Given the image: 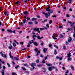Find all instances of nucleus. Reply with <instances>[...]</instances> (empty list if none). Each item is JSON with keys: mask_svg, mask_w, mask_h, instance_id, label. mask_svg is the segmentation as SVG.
<instances>
[{"mask_svg": "<svg viewBox=\"0 0 75 75\" xmlns=\"http://www.w3.org/2000/svg\"><path fill=\"white\" fill-rule=\"evenodd\" d=\"M35 52H37L38 51L36 55L37 56L38 55V54L40 53V51L38 50V48H37L35 49Z\"/></svg>", "mask_w": 75, "mask_h": 75, "instance_id": "1", "label": "nucleus"}, {"mask_svg": "<svg viewBox=\"0 0 75 75\" xmlns=\"http://www.w3.org/2000/svg\"><path fill=\"white\" fill-rule=\"evenodd\" d=\"M50 7H51V6L50 5H48V7L46 8L47 11H50L51 9H50Z\"/></svg>", "mask_w": 75, "mask_h": 75, "instance_id": "2", "label": "nucleus"}, {"mask_svg": "<svg viewBox=\"0 0 75 75\" xmlns=\"http://www.w3.org/2000/svg\"><path fill=\"white\" fill-rule=\"evenodd\" d=\"M36 65V64L35 63H33L31 64V67H33V69H34V67H35V65Z\"/></svg>", "mask_w": 75, "mask_h": 75, "instance_id": "3", "label": "nucleus"}, {"mask_svg": "<svg viewBox=\"0 0 75 75\" xmlns=\"http://www.w3.org/2000/svg\"><path fill=\"white\" fill-rule=\"evenodd\" d=\"M53 35H54V36H52V38H53V39H54V40H57V38H55V36H56L57 35V34H55V33H54L53 34Z\"/></svg>", "mask_w": 75, "mask_h": 75, "instance_id": "4", "label": "nucleus"}, {"mask_svg": "<svg viewBox=\"0 0 75 75\" xmlns=\"http://www.w3.org/2000/svg\"><path fill=\"white\" fill-rule=\"evenodd\" d=\"M72 40V39L71 37H69L68 39V41L69 42H71Z\"/></svg>", "mask_w": 75, "mask_h": 75, "instance_id": "5", "label": "nucleus"}, {"mask_svg": "<svg viewBox=\"0 0 75 75\" xmlns=\"http://www.w3.org/2000/svg\"><path fill=\"white\" fill-rule=\"evenodd\" d=\"M34 31H37L38 32V33H40V31L39 30V28H34Z\"/></svg>", "mask_w": 75, "mask_h": 75, "instance_id": "6", "label": "nucleus"}, {"mask_svg": "<svg viewBox=\"0 0 75 75\" xmlns=\"http://www.w3.org/2000/svg\"><path fill=\"white\" fill-rule=\"evenodd\" d=\"M50 14H47V13H45V16L46 17V18H48V17H50Z\"/></svg>", "mask_w": 75, "mask_h": 75, "instance_id": "7", "label": "nucleus"}, {"mask_svg": "<svg viewBox=\"0 0 75 75\" xmlns=\"http://www.w3.org/2000/svg\"><path fill=\"white\" fill-rule=\"evenodd\" d=\"M14 59L16 60V61H18V60H19V58L18 57H15Z\"/></svg>", "mask_w": 75, "mask_h": 75, "instance_id": "8", "label": "nucleus"}, {"mask_svg": "<svg viewBox=\"0 0 75 75\" xmlns=\"http://www.w3.org/2000/svg\"><path fill=\"white\" fill-rule=\"evenodd\" d=\"M1 56L2 57H3L4 58H7V56L6 55L4 54H2Z\"/></svg>", "mask_w": 75, "mask_h": 75, "instance_id": "9", "label": "nucleus"}, {"mask_svg": "<svg viewBox=\"0 0 75 75\" xmlns=\"http://www.w3.org/2000/svg\"><path fill=\"white\" fill-rule=\"evenodd\" d=\"M56 58L57 59H59V60H62V58L58 56L56 57Z\"/></svg>", "mask_w": 75, "mask_h": 75, "instance_id": "10", "label": "nucleus"}, {"mask_svg": "<svg viewBox=\"0 0 75 75\" xmlns=\"http://www.w3.org/2000/svg\"><path fill=\"white\" fill-rule=\"evenodd\" d=\"M37 38H38V39H39V40H41V39H42V38H44V37H42L41 38H40V36H38L37 37Z\"/></svg>", "mask_w": 75, "mask_h": 75, "instance_id": "11", "label": "nucleus"}, {"mask_svg": "<svg viewBox=\"0 0 75 75\" xmlns=\"http://www.w3.org/2000/svg\"><path fill=\"white\" fill-rule=\"evenodd\" d=\"M47 48H44L43 49V52L44 53H45L46 52H47Z\"/></svg>", "mask_w": 75, "mask_h": 75, "instance_id": "12", "label": "nucleus"}, {"mask_svg": "<svg viewBox=\"0 0 75 75\" xmlns=\"http://www.w3.org/2000/svg\"><path fill=\"white\" fill-rule=\"evenodd\" d=\"M53 13V10H50V12H48V14H51V13Z\"/></svg>", "mask_w": 75, "mask_h": 75, "instance_id": "13", "label": "nucleus"}, {"mask_svg": "<svg viewBox=\"0 0 75 75\" xmlns=\"http://www.w3.org/2000/svg\"><path fill=\"white\" fill-rule=\"evenodd\" d=\"M71 57V53L69 52V53L67 54V57Z\"/></svg>", "mask_w": 75, "mask_h": 75, "instance_id": "14", "label": "nucleus"}, {"mask_svg": "<svg viewBox=\"0 0 75 75\" xmlns=\"http://www.w3.org/2000/svg\"><path fill=\"white\" fill-rule=\"evenodd\" d=\"M37 20V18H32V21H34V20Z\"/></svg>", "mask_w": 75, "mask_h": 75, "instance_id": "15", "label": "nucleus"}, {"mask_svg": "<svg viewBox=\"0 0 75 75\" xmlns=\"http://www.w3.org/2000/svg\"><path fill=\"white\" fill-rule=\"evenodd\" d=\"M34 44L35 45H36V46H37L38 45V43L36 42H35L34 43Z\"/></svg>", "mask_w": 75, "mask_h": 75, "instance_id": "16", "label": "nucleus"}, {"mask_svg": "<svg viewBox=\"0 0 75 75\" xmlns=\"http://www.w3.org/2000/svg\"><path fill=\"white\" fill-rule=\"evenodd\" d=\"M2 75H4V70H2Z\"/></svg>", "mask_w": 75, "mask_h": 75, "instance_id": "17", "label": "nucleus"}, {"mask_svg": "<svg viewBox=\"0 0 75 75\" xmlns=\"http://www.w3.org/2000/svg\"><path fill=\"white\" fill-rule=\"evenodd\" d=\"M70 67L71 68V69H72V70H73V71H74V67L72 66H71Z\"/></svg>", "mask_w": 75, "mask_h": 75, "instance_id": "18", "label": "nucleus"}, {"mask_svg": "<svg viewBox=\"0 0 75 75\" xmlns=\"http://www.w3.org/2000/svg\"><path fill=\"white\" fill-rule=\"evenodd\" d=\"M46 65H47V66H51V65H52V64H51L46 63Z\"/></svg>", "mask_w": 75, "mask_h": 75, "instance_id": "19", "label": "nucleus"}, {"mask_svg": "<svg viewBox=\"0 0 75 75\" xmlns=\"http://www.w3.org/2000/svg\"><path fill=\"white\" fill-rule=\"evenodd\" d=\"M48 57H49L48 55H47L46 57H45V60H46L47 59V58H48Z\"/></svg>", "mask_w": 75, "mask_h": 75, "instance_id": "20", "label": "nucleus"}, {"mask_svg": "<svg viewBox=\"0 0 75 75\" xmlns=\"http://www.w3.org/2000/svg\"><path fill=\"white\" fill-rule=\"evenodd\" d=\"M48 69L49 71H51L52 70V67H49Z\"/></svg>", "mask_w": 75, "mask_h": 75, "instance_id": "21", "label": "nucleus"}, {"mask_svg": "<svg viewBox=\"0 0 75 75\" xmlns=\"http://www.w3.org/2000/svg\"><path fill=\"white\" fill-rule=\"evenodd\" d=\"M57 54V50H54V54L55 55H56Z\"/></svg>", "mask_w": 75, "mask_h": 75, "instance_id": "22", "label": "nucleus"}, {"mask_svg": "<svg viewBox=\"0 0 75 75\" xmlns=\"http://www.w3.org/2000/svg\"><path fill=\"white\" fill-rule=\"evenodd\" d=\"M28 23L29 24H33V22H28Z\"/></svg>", "mask_w": 75, "mask_h": 75, "instance_id": "23", "label": "nucleus"}, {"mask_svg": "<svg viewBox=\"0 0 75 75\" xmlns=\"http://www.w3.org/2000/svg\"><path fill=\"white\" fill-rule=\"evenodd\" d=\"M7 31L9 33H13V31L10 30H7Z\"/></svg>", "mask_w": 75, "mask_h": 75, "instance_id": "24", "label": "nucleus"}, {"mask_svg": "<svg viewBox=\"0 0 75 75\" xmlns=\"http://www.w3.org/2000/svg\"><path fill=\"white\" fill-rule=\"evenodd\" d=\"M69 1V3L70 4H71L72 3V0H68Z\"/></svg>", "mask_w": 75, "mask_h": 75, "instance_id": "25", "label": "nucleus"}, {"mask_svg": "<svg viewBox=\"0 0 75 75\" xmlns=\"http://www.w3.org/2000/svg\"><path fill=\"white\" fill-rule=\"evenodd\" d=\"M23 21L22 22V23L23 24H25V23H26V20H23Z\"/></svg>", "mask_w": 75, "mask_h": 75, "instance_id": "26", "label": "nucleus"}, {"mask_svg": "<svg viewBox=\"0 0 75 75\" xmlns=\"http://www.w3.org/2000/svg\"><path fill=\"white\" fill-rule=\"evenodd\" d=\"M21 68L23 69V70H24V71H26V69L25 68L23 67H22Z\"/></svg>", "mask_w": 75, "mask_h": 75, "instance_id": "27", "label": "nucleus"}, {"mask_svg": "<svg viewBox=\"0 0 75 75\" xmlns=\"http://www.w3.org/2000/svg\"><path fill=\"white\" fill-rule=\"evenodd\" d=\"M8 48L9 49H11L12 48H13V47H12V46H11V45L10 46L8 47Z\"/></svg>", "mask_w": 75, "mask_h": 75, "instance_id": "28", "label": "nucleus"}, {"mask_svg": "<svg viewBox=\"0 0 75 75\" xmlns=\"http://www.w3.org/2000/svg\"><path fill=\"white\" fill-rule=\"evenodd\" d=\"M28 13V12L27 11H25L24 12V14H27Z\"/></svg>", "mask_w": 75, "mask_h": 75, "instance_id": "29", "label": "nucleus"}, {"mask_svg": "<svg viewBox=\"0 0 75 75\" xmlns=\"http://www.w3.org/2000/svg\"><path fill=\"white\" fill-rule=\"evenodd\" d=\"M54 47H55V48H57V49H58V46L56 45H54Z\"/></svg>", "mask_w": 75, "mask_h": 75, "instance_id": "30", "label": "nucleus"}, {"mask_svg": "<svg viewBox=\"0 0 75 75\" xmlns=\"http://www.w3.org/2000/svg\"><path fill=\"white\" fill-rule=\"evenodd\" d=\"M63 35H60V37L59 38H62V37H63Z\"/></svg>", "mask_w": 75, "mask_h": 75, "instance_id": "31", "label": "nucleus"}, {"mask_svg": "<svg viewBox=\"0 0 75 75\" xmlns=\"http://www.w3.org/2000/svg\"><path fill=\"white\" fill-rule=\"evenodd\" d=\"M0 62H2V63L3 64H4L5 62H4L3 61H1V59H0Z\"/></svg>", "mask_w": 75, "mask_h": 75, "instance_id": "32", "label": "nucleus"}, {"mask_svg": "<svg viewBox=\"0 0 75 75\" xmlns=\"http://www.w3.org/2000/svg\"><path fill=\"white\" fill-rule=\"evenodd\" d=\"M24 65L25 67H28V65L26 64H23Z\"/></svg>", "mask_w": 75, "mask_h": 75, "instance_id": "33", "label": "nucleus"}, {"mask_svg": "<svg viewBox=\"0 0 75 75\" xmlns=\"http://www.w3.org/2000/svg\"><path fill=\"white\" fill-rule=\"evenodd\" d=\"M68 61H70V60H72V58H70V57H69L68 59Z\"/></svg>", "mask_w": 75, "mask_h": 75, "instance_id": "34", "label": "nucleus"}, {"mask_svg": "<svg viewBox=\"0 0 75 75\" xmlns=\"http://www.w3.org/2000/svg\"><path fill=\"white\" fill-rule=\"evenodd\" d=\"M59 28H62V25H59Z\"/></svg>", "mask_w": 75, "mask_h": 75, "instance_id": "35", "label": "nucleus"}, {"mask_svg": "<svg viewBox=\"0 0 75 75\" xmlns=\"http://www.w3.org/2000/svg\"><path fill=\"white\" fill-rule=\"evenodd\" d=\"M13 45L14 47H16V43H13Z\"/></svg>", "mask_w": 75, "mask_h": 75, "instance_id": "36", "label": "nucleus"}, {"mask_svg": "<svg viewBox=\"0 0 75 75\" xmlns=\"http://www.w3.org/2000/svg\"><path fill=\"white\" fill-rule=\"evenodd\" d=\"M68 73H69V71L68 70H67V71L65 72V74H68Z\"/></svg>", "mask_w": 75, "mask_h": 75, "instance_id": "37", "label": "nucleus"}, {"mask_svg": "<svg viewBox=\"0 0 75 75\" xmlns=\"http://www.w3.org/2000/svg\"><path fill=\"white\" fill-rule=\"evenodd\" d=\"M52 17H53V18L54 17L55 18H56V17H57V16H56V15H54L52 16Z\"/></svg>", "mask_w": 75, "mask_h": 75, "instance_id": "38", "label": "nucleus"}, {"mask_svg": "<svg viewBox=\"0 0 75 75\" xmlns=\"http://www.w3.org/2000/svg\"><path fill=\"white\" fill-rule=\"evenodd\" d=\"M37 35H34L32 37L33 38H34V37H37Z\"/></svg>", "mask_w": 75, "mask_h": 75, "instance_id": "39", "label": "nucleus"}, {"mask_svg": "<svg viewBox=\"0 0 75 75\" xmlns=\"http://www.w3.org/2000/svg\"><path fill=\"white\" fill-rule=\"evenodd\" d=\"M47 21V20L46 19L44 21H42V23H45V22H46V21Z\"/></svg>", "mask_w": 75, "mask_h": 75, "instance_id": "40", "label": "nucleus"}, {"mask_svg": "<svg viewBox=\"0 0 75 75\" xmlns=\"http://www.w3.org/2000/svg\"><path fill=\"white\" fill-rule=\"evenodd\" d=\"M40 30L41 31H42V30H44V28H40Z\"/></svg>", "mask_w": 75, "mask_h": 75, "instance_id": "41", "label": "nucleus"}, {"mask_svg": "<svg viewBox=\"0 0 75 75\" xmlns=\"http://www.w3.org/2000/svg\"><path fill=\"white\" fill-rule=\"evenodd\" d=\"M52 20H51L50 21H49V23L50 24H51V23H52Z\"/></svg>", "mask_w": 75, "mask_h": 75, "instance_id": "42", "label": "nucleus"}, {"mask_svg": "<svg viewBox=\"0 0 75 75\" xmlns=\"http://www.w3.org/2000/svg\"><path fill=\"white\" fill-rule=\"evenodd\" d=\"M35 24H38V22H37V21H35Z\"/></svg>", "mask_w": 75, "mask_h": 75, "instance_id": "43", "label": "nucleus"}, {"mask_svg": "<svg viewBox=\"0 0 75 75\" xmlns=\"http://www.w3.org/2000/svg\"><path fill=\"white\" fill-rule=\"evenodd\" d=\"M12 75H17V74L15 73H12Z\"/></svg>", "mask_w": 75, "mask_h": 75, "instance_id": "44", "label": "nucleus"}, {"mask_svg": "<svg viewBox=\"0 0 75 75\" xmlns=\"http://www.w3.org/2000/svg\"><path fill=\"white\" fill-rule=\"evenodd\" d=\"M63 48L64 50H65V48H66V47L65 46H64L63 47Z\"/></svg>", "mask_w": 75, "mask_h": 75, "instance_id": "45", "label": "nucleus"}, {"mask_svg": "<svg viewBox=\"0 0 75 75\" xmlns=\"http://www.w3.org/2000/svg\"><path fill=\"white\" fill-rule=\"evenodd\" d=\"M66 45H68V44H69V43H68V42H66Z\"/></svg>", "mask_w": 75, "mask_h": 75, "instance_id": "46", "label": "nucleus"}, {"mask_svg": "<svg viewBox=\"0 0 75 75\" xmlns=\"http://www.w3.org/2000/svg\"><path fill=\"white\" fill-rule=\"evenodd\" d=\"M19 67V66H17L15 67V68H16V69H17V68H18V67Z\"/></svg>", "mask_w": 75, "mask_h": 75, "instance_id": "47", "label": "nucleus"}, {"mask_svg": "<svg viewBox=\"0 0 75 75\" xmlns=\"http://www.w3.org/2000/svg\"><path fill=\"white\" fill-rule=\"evenodd\" d=\"M7 64L8 67H10V64H9V63H7Z\"/></svg>", "mask_w": 75, "mask_h": 75, "instance_id": "48", "label": "nucleus"}, {"mask_svg": "<svg viewBox=\"0 0 75 75\" xmlns=\"http://www.w3.org/2000/svg\"><path fill=\"white\" fill-rule=\"evenodd\" d=\"M20 44H21L22 45H23L24 44V42H20Z\"/></svg>", "mask_w": 75, "mask_h": 75, "instance_id": "49", "label": "nucleus"}, {"mask_svg": "<svg viewBox=\"0 0 75 75\" xmlns=\"http://www.w3.org/2000/svg\"><path fill=\"white\" fill-rule=\"evenodd\" d=\"M42 63H44V64H45V60H43V61L42 62Z\"/></svg>", "mask_w": 75, "mask_h": 75, "instance_id": "50", "label": "nucleus"}, {"mask_svg": "<svg viewBox=\"0 0 75 75\" xmlns=\"http://www.w3.org/2000/svg\"><path fill=\"white\" fill-rule=\"evenodd\" d=\"M15 4H18V1H17V2H16V3H15Z\"/></svg>", "mask_w": 75, "mask_h": 75, "instance_id": "51", "label": "nucleus"}, {"mask_svg": "<svg viewBox=\"0 0 75 75\" xmlns=\"http://www.w3.org/2000/svg\"><path fill=\"white\" fill-rule=\"evenodd\" d=\"M32 44V43L31 42H29L28 43V44H29V45H30V44Z\"/></svg>", "mask_w": 75, "mask_h": 75, "instance_id": "52", "label": "nucleus"}, {"mask_svg": "<svg viewBox=\"0 0 75 75\" xmlns=\"http://www.w3.org/2000/svg\"><path fill=\"white\" fill-rule=\"evenodd\" d=\"M1 30L2 31H5L4 29H3V28H2V29H1Z\"/></svg>", "mask_w": 75, "mask_h": 75, "instance_id": "53", "label": "nucleus"}, {"mask_svg": "<svg viewBox=\"0 0 75 75\" xmlns=\"http://www.w3.org/2000/svg\"><path fill=\"white\" fill-rule=\"evenodd\" d=\"M4 14H5V15H6L7 14V12H4Z\"/></svg>", "mask_w": 75, "mask_h": 75, "instance_id": "54", "label": "nucleus"}, {"mask_svg": "<svg viewBox=\"0 0 75 75\" xmlns=\"http://www.w3.org/2000/svg\"><path fill=\"white\" fill-rule=\"evenodd\" d=\"M27 50V49L26 48H25V49H23L22 50H21V51H24V50Z\"/></svg>", "mask_w": 75, "mask_h": 75, "instance_id": "55", "label": "nucleus"}, {"mask_svg": "<svg viewBox=\"0 0 75 75\" xmlns=\"http://www.w3.org/2000/svg\"><path fill=\"white\" fill-rule=\"evenodd\" d=\"M6 69V67H5V66H4L3 67V69Z\"/></svg>", "mask_w": 75, "mask_h": 75, "instance_id": "56", "label": "nucleus"}, {"mask_svg": "<svg viewBox=\"0 0 75 75\" xmlns=\"http://www.w3.org/2000/svg\"><path fill=\"white\" fill-rule=\"evenodd\" d=\"M36 62L37 63H38L39 62V60H36Z\"/></svg>", "mask_w": 75, "mask_h": 75, "instance_id": "57", "label": "nucleus"}, {"mask_svg": "<svg viewBox=\"0 0 75 75\" xmlns=\"http://www.w3.org/2000/svg\"><path fill=\"white\" fill-rule=\"evenodd\" d=\"M27 20H30V18H28V17H27Z\"/></svg>", "mask_w": 75, "mask_h": 75, "instance_id": "58", "label": "nucleus"}, {"mask_svg": "<svg viewBox=\"0 0 75 75\" xmlns=\"http://www.w3.org/2000/svg\"><path fill=\"white\" fill-rule=\"evenodd\" d=\"M12 63L13 65H15V63L14 62H12Z\"/></svg>", "mask_w": 75, "mask_h": 75, "instance_id": "59", "label": "nucleus"}, {"mask_svg": "<svg viewBox=\"0 0 75 75\" xmlns=\"http://www.w3.org/2000/svg\"><path fill=\"white\" fill-rule=\"evenodd\" d=\"M10 57L11 58H12V59L13 58V56H10Z\"/></svg>", "mask_w": 75, "mask_h": 75, "instance_id": "60", "label": "nucleus"}, {"mask_svg": "<svg viewBox=\"0 0 75 75\" xmlns=\"http://www.w3.org/2000/svg\"><path fill=\"white\" fill-rule=\"evenodd\" d=\"M46 26L47 27H49V25H48V24H47L46 25Z\"/></svg>", "mask_w": 75, "mask_h": 75, "instance_id": "61", "label": "nucleus"}, {"mask_svg": "<svg viewBox=\"0 0 75 75\" xmlns=\"http://www.w3.org/2000/svg\"><path fill=\"white\" fill-rule=\"evenodd\" d=\"M40 57H42H42H43V56L42 54H40Z\"/></svg>", "mask_w": 75, "mask_h": 75, "instance_id": "62", "label": "nucleus"}, {"mask_svg": "<svg viewBox=\"0 0 75 75\" xmlns=\"http://www.w3.org/2000/svg\"><path fill=\"white\" fill-rule=\"evenodd\" d=\"M30 45H29V44H28V45H27V47H30Z\"/></svg>", "mask_w": 75, "mask_h": 75, "instance_id": "63", "label": "nucleus"}, {"mask_svg": "<svg viewBox=\"0 0 75 75\" xmlns=\"http://www.w3.org/2000/svg\"><path fill=\"white\" fill-rule=\"evenodd\" d=\"M40 44L42 46L43 45V43H42Z\"/></svg>", "mask_w": 75, "mask_h": 75, "instance_id": "64", "label": "nucleus"}]
</instances>
